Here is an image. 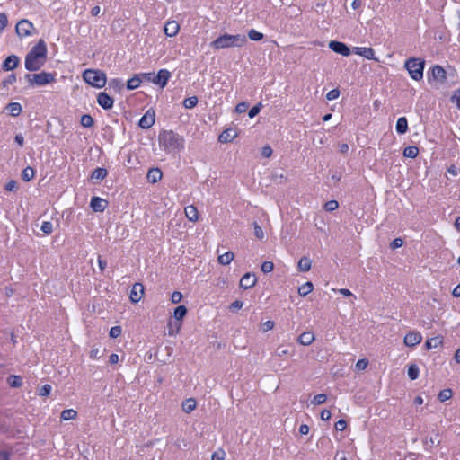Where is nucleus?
I'll return each instance as SVG.
<instances>
[{
  "mask_svg": "<svg viewBox=\"0 0 460 460\" xmlns=\"http://www.w3.org/2000/svg\"><path fill=\"white\" fill-rule=\"evenodd\" d=\"M431 74L433 78L440 83H444L447 79V72L441 66H434L431 69Z\"/></svg>",
  "mask_w": 460,
  "mask_h": 460,
  "instance_id": "18",
  "label": "nucleus"
},
{
  "mask_svg": "<svg viewBox=\"0 0 460 460\" xmlns=\"http://www.w3.org/2000/svg\"><path fill=\"white\" fill-rule=\"evenodd\" d=\"M180 30V25L175 21H169L165 23L164 31L166 36L173 37L175 36Z\"/></svg>",
  "mask_w": 460,
  "mask_h": 460,
  "instance_id": "19",
  "label": "nucleus"
},
{
  "mask_svg": "<svg viewBox=\"0 0 460 460\" xmlns=\"http://www.w3.org/2000/svg\"><path fill=\"white\" fill-rule=\"evenodd\" d=\"M142 82V78L140 75H135L133 77L128 80L127 88L128 90H135L139 87Z\"/></svg>",
  "mask_w": 460,
  "mask_h": 460,
  "instance_id": "27",
  "label": "nucleus"
},
{
  "mask_svg": "<svg viewBox=\"0 0 460 460\" xmlns=\"http://www.w3.org/2000/svg\"><path fill=\"white\" fill-rule=\"evenodd\" d=\"M158 142L167 153L179 152L184 148V139L172 130H164L159 134Z\"/></svg>",
  "mask_w": 460,
  "mask_h": 460,
  "instance_id": "2",
  "label": "nucleus"
},
{
  "mask_svg": "<svg viewBox=\"0 0 460 460\" xmlns=\"http://www.w3.org/2000/svg\"><path fill=\"white\" fill-rule=\"evenodd\" d=\"M261 271L264 272V273H270L274 269V264L273 262L271 261H264L262 264H261Z\"/></svg>",
  "mask_w": 460,
  "mask_h": 460,
  "instance_id": "50",
  "label": "nucleus"
},
{
  "mask_svg": "<svg viewBox=\"0 0 460 460\" xmlns=\"http://www.w3.org/2000/svg\"><path fill=\"white\" fill-rule=\"evenodd\" d=\"M83 78L88 84L98 89L104 87L107 83L106 74L97 69H86Z\"/></svg>",
  "mask_w": 460,
  "mask_h": 460,
  "instance_id": "4",
  "label": "nucleus"
},
{
  "mask_svg": "<svg viewBox=\"0 0 460 460\" xmlns=\"http://www.w3.org/2000/svg\"><path fill=\"white\" fill-rule=\"evenodd\" d=\"M312 266V261L308 257H302L297 264L298 270L302 272H307L310 270Z\"/></svg>",
  "mask_w": 460,
  "mask_h": 460,
  "instance_id": "26",
  "label": "nucleus"
},
{
  "mask_svg": "<svg viewBox=\"0 0 460 460\" xmlns=\"http://www.w3.org/2000/svg\"><path fill=\"white\" fill-rule=\"evenodd\" d=\"M18 64L19 58L16 55H11L4 61L2 68L4 71H12L17 67Z\"/></svg>",
  "mask_w": 460,
  "mask_h": 460,
  "instance_id": "17",
  "label": "nucleus"
},
{
  "mask_svg": "<svg viewBox=\"0 0 460 460\" xmlns=\"http://www.w3.org/2000/svg\"><path fill=\"white\" fill-rule=\"evenodd\" d=\"M336 430L343 431L347 427V422L344 420H339L334 425Z\"/></svg>",
  "mask_w": 460,
  "mask_h": 460,
  "instance_id": "60",
  "label": "nucleus"
},
{
  "mask_svg": "<svg viewBox=\"0 0 460 460\" xmlns=\"http://www.w3.org/2000/svg\"><path fill=\"white\" fill-rule=\"evenodd\" d=\"M108 174V172L105 168L98 167L93 170L92 172V178L96 180H103Z\"/></svg>",
  "mask_w": 460,
  "mask_h": 460,
  "instance_id": "36",
  "label": "nucleus"
},
{
  "mask_svg": "<svg viewBox=\"0 0 460 460\" xmlns=\"http://www.w3.org/2000/svg\"><path fill=\"white\" fill-rule=\"evenodd\" d=\"M272 155V148L270 146H265L261 148V155L263 157H270Z\"/></svg>",
  "mask_w": 460,
  "mask_h": 460,
  "instance_id": "62",
  "label": "nucleus"
},
{
  "mask_svg": "<svg viewBox=\"0 0 460 460\" xmlns=\"http://www.w3.org/2000/svg\"><path fill=\"white\" fill-rule=\"evenodd\" d=\"M34 175H35V171L32 167L31 166H28L26 167L25 169H23L22 172V178L23 181H31V179L34 178Z\"/></svg>",
  "mask_w": 460,
  "mask_h": 460,
  "instance_id": "38",
  "label": "nucleus"
},
{
  "mask_svg": "<svg viewBox=\"0 0 460 460\" xmlns=\"http://www.w3.org/2000/svg\"><path fill=\"white\" fill-rule=\"evenodd\" d=\"M247 41L246 36L243 34L230 35L225 33L210 43L214 49L242 47Z\"/></svg>",
  "mask_w": 460,
  "mask_h": 460,
  "instance_id": "3",
  "label": "nucleus"
},
{
  "mask_svg": "<svg viewBox=\"0 0 460 460\" xmlns=\"http://www.w3.org/2000/svg\"><path fill=\"white\" fill-rule=\"evenodd\" d=\"M108 206V201L100 198L93 197L90 201V207L94 212H103Z\"/></svg>",
  "mask_w": 460,
  "mask_h": 460,
  "instance_id": "16",
  "label": "nucleus"
},
{
  "mask_svg": "<svg viewBox=\"0 0 460 460\" xmlns=\"http://www.w3.org/2000/svg\"><path fill=\"white\" fill-rule=\"evenodd\" d=\"M236 136L237 134L233 128H227L219 135L218 141L220 143H228L233 141Z\"/></svg>",
  "mask_w": 460,
  "mask_h": 460,
  "instance_id": "20",
  "label": "nucleus"
},
{
  "mask_svg": "<svg viewBox=\"0 0 460 460\" xmlns=\"http://www.w3.org/2000/svg\"><path fill=\"white\" fill-rule=\"evenodd\" d=\"M163 172L159 168H151L147 172L146 178L149 182L156 183L162 179Z\"/></svg>",
  "mask_w": 460,
  "mask_h": 460,
  "instance_id": "22",
  "label": "nucleus"
},
{
  "mask_svg": "<svg viewBox=\"0 0 460 460\" xmlns=\"http://www.w3.org/2000/svg\"><path fill=\"white\" fill-rule=\"evenodd\" d=\"M422 341V336L419 332H410L404 336V344L407 347H414L420 344Z\"/></svg>",
  "mask_w": 460,
  "mask_h": 460,
  "instance_id": "10",
  "label": "nucleus"
},
{
  "mask_svg": "<svg viewBox=\"0 0 460 460\" xmlns=\"http://www.w3.org/2000/svg\"><path fill=\"white\" fill-rule=\"evenodd\" d=\"M408 376L411 380H416L419 377L420 370L417 365L411 364L408 367Z\"/></svg>",
  "mask_w": 460,
  "mask_h": 460,
  "instance_id": "39",
  "label": "nucleus"
},
{
  "mask_svg": "<svg viewBox=\"0 0 460 460\" xmlns=\"http://www.w3.org/2000/svg\"><path fill=\"white\" fill-rule=\"evenodd\" d=\"M122 330L120 326H113L111 328L109 335L111 338H118L121 335Z\"/></svg>",
  "mask_w": 460,
  "mask_h": 460,
  "instance_id": "49",
  "label": "nucleus"
},
{
  "mask_svg": "<svg viewBox=\"0 0 460 460\" xmlns=\"http://www.w3.org/2000/svg\"><path fill=\"white\" fill-rule=\"evenodd\" d=\"M198 102H199V100H198L197 96H190V97L184 99L183 106L186 109H192L198 104Z\"/></svg>",
  "mask_w": 460,
  "mask_h": 460,
  "instance_id": "40",
  "label": "nucleus"
},
{
  "mask_svg": "<svg viewBox=\"0 0 460 460\" xmlns=\"http://www.w3.org/2000/svg\"><path fill=\"white\" fill-rule=\"evenodd\" d=\"M339 208L337 200H329L324 204V209L329 212H332Z\"/></svg>",
  "mask_w": 460,
  "mask_h": 460,
  "instance_id": "45",
  "label": "nucleus"
},
{
  "mask_svg": "<svg viewBox=\"0 0 460 460\" xmlns=\"http://www.w3.org/2000/svg\"><path fill=\"white\" fill-rule=\"evenodd\" d=\"M98 104L104 110H110L113 107L114 100L105 92H102L97 95Z\"/></svg>",
  "mask_w": 460,
  "mask_h": 460,
  "instance_id": "12",
  "label": "nucleus"
},
{
  "mask_svg": "<svg viewBox=\"0 0 460 460\" xmlns=\"http://www.w3.org/2000/svg\"><path fill=\"white\" fill-rule=\"evenodd\" d=\"M124 86V83L119 78H112L109 81V88L114 90L116 93H119Z\"/></svg>",
  "mask_w": 460,
  "mask_h": 460,
  "instance_id": "29",
  "label": "nucleus"
},
{
  "mask_svg": "<svg viewBox=\"0 0 460 460\" xmlns=\"http://www.w3.org/2000/svg\"><path fill=\"white\" fill-rule=\"evenodd\" d=\"M443 343V338L442 336H436L430 339H428L425 342V348L426 349L429 350L432 349H436L439 346H441Z\"/></svg>",
  "mask_w": 460,
  "mask_h": 460,
  "instance_id": "24",
  "label": "nucleus"
},
{
  "mask_svg": "<svg viewBox=\"0 0 460 460\" xmlns=\"http://www.w3.org/2000/svg\"><path fill=\"white\" fill-rule=\"evenodd\" d=\"M171 77V73L167 69H160L155 77V84L164 88Z\"/></svg>",
  "mask_w": 460,
  "mask_h": 460,
  "instance_id": "13",
  "label": "nucleus"
},
{
  "mask_svg": "<svg viewBox=\"0 0 460 460\" xmlns=\"http://www.w3.org/2000/svg\"><path fill=\"white\" fill-rule=\"evenodd\" d=\"M8 18L4 13H0V34L4 31V29L7 26Z\"/></svg>",
  "mask_w": 460,
  "mask_h": 460,
  "instance_id": "55",
  "label": "nucleus"
},
{
  "mask_svg": "<svg viewBox=\"0 0 460 460\" xmlns=\"http://www.w3.org/2000/svg\"><path fill=\"white\" fill-rule=\"evenodd\" d=\"M47 53L46 42L40 40L25 57L24 66L26 70L30 72L40 70L46 62Z\"/></svg>",
  "mask_w": 460,
  "mask_h": 460,
  "instance_id": "1",
  "label": "nucleus"
},
{
  "mask_svg": "<svg viewBox=\"0 0 460 460\" xmlns=\"http://www.w3.org/2000/svg\"><path fill=\"white\" fill-rule=\"evenodd\" d=\"M187 308L185 305H179L177 306L175 309H174V312H173V317L176 319V320H182L185 315L187 314Z\"/></svg>",
  "mask_w": 460,
  "mask_h": 460,
  "instance_id": "34",
  "label": "nucleus"
},
{
  "mask_svg": "<svg viewBox=\"0 0 460 460\" xmlns=\"http://www.w3.org/2000/svg\"><path fill=\"white\" fill-rule=\"evenodd\" d=\"M197 407L196 400L189 398L182 402V411L186 413H190L194 411Z\"/></svg>",
  "mask_w": 460,
  "mask_h": 460,
  "instance_id": "28",
  "label": "nucleus"
},
{
  "mask_svg": "<svg viewBox=\"0 0 460 460\" xmlns=\"http://www.w3.org/2000/svg\"><path fill=\"white\" fill-rule=\"evenodd\" d=\"M247 108H248V104L246 102H240L236 105L235 111L238 113H243V112L246 111Z\"/></svg>",
  "mask_w": 460,
  "mask_h": 460,
  "instance_id": "64",
  "label": "nucleus"
},
{
  "mask_svg": "<svg viewBox=\"0 0 460 460\" xmlns=\"http://www.w3.org/2000/svg\"><path fill=\"white\" fill-rule=\"evenodd\" d=\"M182 299V294L179 291H174L172 294V296H171V301L172 304H178L181 301Z\"/></svg>",
  "mask_w": 460,
  "mask_h": 460,
  "instance_id": "56",
  "label": "nucleus"
},
{
  "mask_svg": "<svg viewBox=\"0 0 460 460\" xmlns=\"http://www.w3.org/2000/svg\"><path fill=\"white\" fill-rule=\"evenodd\" d=\"M142 80H146L147 82H151L154 84L155 74V73H143L140 74Z\"/></svg>",
  "mask_w": 460,
  "mask_h": 460,
  "instance_id": "59",
  "label": "nucleus"
},
{
  "mask_svg": "<svg viewBox=\"0 0 460 460\" xmlns=\"http://www.w3.org/2000/svg\"><path fill=\"white\" fill-rule=\"evenodd\" d=\"M40 230L47 234H50L53 231V225L49 221H44L40 226Z\"/></svg>",
  "mask_w": 460,
  "mask_h": 460,
  "instance_id": "46",
  "label": "nucleus"
},
{
  "mask_svg": "<svg viewBox=\"0 0 460 460\" xmlns=\"http://www.w3.org/2000/svg\"><path fill=\"white\" fill-rule=\"evenodd\" d=\"M55 73L40 72L39 74H27L25 79L30 85L44 86L56 81Z\"/></svg>",
  "mask_w": 460,
  "mask_h": 460,
  "instance_id": "6",
  "label": "nucleus"
},
{
  "mask_svg": "<svg viewBox=\"0 0 460 460\" xmlns=\"http://www.w3.org/2000/svg\"><path fill=\"white\" fill-rule=\"evenodd\" d=\"M253 227H254V235L258 239L262 240L264 237V233H263L262 228L256 222L253 223Z\"/></svg>",
  "mask_w": 460,
  "mask_h": 460,
  "instance_id": "51",
  "label": "nucleus"
},
{
  "mask_svg": "<svg viewBox=\"0 0 460 460\" xmlns=\"http://www.w3.org/2000/svg\"><path fill=\"white\" fill-rule=\"evenodd\" d=\"M226 457V452L223 449L215 451L211 456V460H224Z\"/></svg>",
  "mask_w": 460,
  "mask_h": 460,
  "instance_id": "52",
  "label": "nucleus"
},
{
  "mask_svg": "<svg viewBox=\"0 0 460 460\" xmlns=\"http://www.w3.org/2000/svg\"><path fill=\"white\" fill-rule=\"evenodd\" d=\"M184 212H185L186 217L190 222L198 221V219H199V212H198V209H197V208L195 206H193V205L187 206L185 208V209H184Z\"/></svg>",
  "mask_w": 460,
  "mask_h": 460,
  "instance_id": "23",
  "label": "nucleus"
},
{
  "mask_svg": "<svg viewBox=\"0 0 460 460\" xmlns=\"http://www.w3.org/2000/svg\"><path fill=\"white\" fill-rule=\"evenodd\" d=\"M243 303L242 301L235 300L234 302H233L230 305L229 308L232 311H237V310L241 309L243 307Z\"/></svg>",
  "mask_w": 460,
  "mask_h": 460,
  "instance_id": "61",
  "label": "nucleus"
},
{
  "mask_svg": "<svg viewBox=\"0 0 460 460\" xmlns=\"http://www.w3.org/2000/svg\"><path fill=\"white\" fill-rule=\"evenodd\" d=\"M144 294V286L141 283H135L130 290L129 298L133 304L138 303Z\"/></svg>",
  "mask_w": 460,
  "mask_h": 460,
  "instance_id": "11",
  "label": "nucleus"
},
{
  "mask_svg": "<svg viewBox=\"0 0 460 460\" xmlns=\"http://www.w3.org/2000/svg\"><path fill=\"white\" fill-rule=\"evenodd\" d=\"M327 395L325 394H318L314 396L313 400L311 401V403L314 405H320L326 402Z\"/></svg>",
  "mask_w": 460,
  "mask_h": 460,
  "instance_id": "44",
  "label": "nucleus"
},
{
  "mask_svg": "<svg viewBox=\"0 0 460 460\" xmlns=\"http://www.w3.org/2000/svg\"><path fill=\"white\" fill-rule=\"evenodd\" d=\"M7 383L11 387L18 388L22 385V379L20 376L12 375L7 378Z\"/></svg>",
  "mask_w": 460,
  "mask_h": 460,
  "instance_id": "33",
  "label": "nucleus"
},
{
  "mask_svg": "<svg viewBox=\"0 0 460 460\" xmlns=\"http://www.w3.org/2000/svg\"><path fill=\"white\" fill-rule=\"evenodd\" d=\"M234 254L232 252H226L218 256V263L221 265H228L234 260Z\"/></svg>",
  "mask_w": 460,
  "mask_h": 460,
  "instance_id": "30",
  "label": "nucleus"
},
{
  "mask_svg": "<svg viewBox=\"0 0 460 460\" xmlns=\"http://www.w3.org/2000/svg\"><path fill=\"white\" fill-rule=\"evenodd\" d=\"M314 289L312 282L307 281L298 288V294L301 296H305L310 294Z\"/></svg>",
  "mask_w": 460,
  "mask_h": 460,
  "instance_id": "31",
  "label": "nucleus"
},
{
  "mask_svg": "<svg viewBox=\"0 0 460 460\" xmlns=\"http://www.w3.org/2000/svg\"><path fill=\"white\" fill-rule=\"evenodd\" d=\"M340 96V91L338 89H332L329 91L326 94V99L328 101H333L338 99Z\"/></svg>",
  "mask_w": 460,
  "mask_h": 460,
  "instance_id": "54",
  "label": "nucleus"
},
{
  "mask_svg": "<svg viewBox=\"0 0 460 460\" xmlns=\"http://www.w3.org/2000/svg\"><path fill=\"white\" fill-rule=\"evenodd\" d=\"M451 102L460 110V88L456 90L451 96Z\"/></svg>",
  "mask_w": 460,
  "mask_h": 460,
  "instance_id": "53",
  "label": "nucleus"
},
{
  "mask_svg": "<svg viewBox=\"0 0 460 460\" xmlns=\"http://www.w3.org/2000/svg\"><path fill=\"white\" fill-rule=\"evenodd\" d=\"M248 37L253 41H259L263 39V34L254 29H251L248 31Z\"/></svg>",
  "mask_w": 460,
  "mask_h": 460,
  "instance_id": "43",
  "label": "nucleus"
},
{
  "mask_svg": "<svg viewBox=\"0 0 460 460\" xmlns=\"http://www.w3.org/2000/svg\"><path fill=\"white\" fill-rule=\"evenodd\" d=\"M396 132L400 135H402L408 130V120L405 117H400L395 125Z\"/></svg>",
  "mask_w": 460,
  "mask_h": 460,
  "instance_id": "25",
  "label": "nucleus"
},
{
  "mask_svg": "<svg viewBox=\"0 0 460 460\" xmlns=\"http://www.w3.org/2000/svg\"><path fill=\"white\" fill-rule=\"evenodd\" d=\"M51 389H52L51 385H50L46 384V385H44L40 389V393H39V394H40V396H48V395L50 394Z\"/></svg>",
  "mask_w": 460,
  "mask_h": 460,
  "instance_id": "57",
  "label": "nucleus"
},
{
  "mask_svg": "<svg viewBox=\"0 0 460 460\" xmlns=\"http://www.w3.org/2000/svg\"><path fill=\"white\" fill-rule=\"evenodd\" d=\"M77 416V412L73 409H66L61 412V419L63 420H75Z\"/></svg>",
  "mask_w": 460,
  "mask_h": 460,
  "instance_id": "37",
  "label": "nucleus"
},
{
  "mask_svg": "<svg viewBox=\"0 0 460 460\" xmlns=\"http://www.w3.org/2000/svg\"><path fill=\"white\" fill-rule=\"evenodd\" d=\"M353 51L355 54L361 56L368 60L377 61V58L375 56V50L372 48L355 47Z\"/></svg>",
  "mask_w": 460,
  "mask_h": 460,
  "instance_id": "15",
  "label": "nucleus"
},
{
  "mask_svg": "<svg viewBox=\"0 0 460 460\" xmlns=\"http://www.w3.org/2000/svg\"><path fill=\"white\" fill-rule=\"evenodd\" d=\"M261 107H262V104L260 102L256 105H254L253 107H252L249 111V113H248V116L252 119L254 118L255 116H257L259 114V112L261 111Z\"/></svg>",
  "mask_w": 460,
  "mask_h": 460,
  "instance_id": "47",
  "label": "nucleus"
},
{
  "mask_svg": "<svg viewBox=\"0 0 460 460\" xmlns=\"http://www.w3.org/2000/svg\"><path fill=\"white\" fill-rule=\"evenodd\" d=\"M33 29V23L26 19L19 21L15 26L16 33L21 38L31 36Z\"/></svg>",
  "mask_w": 460,
  "mask_h": 460,
  "instance_id": "7",
  "label": "nucleus"
},
{
  "mask_svg": "<svg viewBox=\"0 0 460 460\" xmlns=\"http://www.w3.org/2000/svg\"><path fill=\"white\" fill-rule=\"evenodd\" d=\"M419 154V149L415 146H409L404 148L403 155L408 158H415Z\"/></svg>",
  "mask_w": 460,
  "mask_h": 460,
  "instance_id": "35",
  "label": "nucleus"
},
{
  "mask_svg": "<svg viewBox=\"0 0 460 460\" xmlns=\"http://www.w3.org/2000/svg\"><path fill=\"white\" fill-rule=\"evenodd\" d=\"M155 121V111L149 109L146 111V113L141 117L138 122V126L143 129L150 128Z\"/></svg>",
  "mask_w": 460,
  "mask_h": 460,
  "instance_id": "8",
  "label": "nucleus"
},
{
  "mask_svg": "<svg viewBox=\"0 0 460 460\" xmlns=\"http://www.w3.org/2000/svg\"><path fill=\"white\" fill-rule=\"evenodd\" d=\"M425 61L417 58H410L404 63V67L408 71L411 79L420 81L423 78Z\"/></svg>",
  "mask_w": 460,
  "mask_h": 460,
  "instance_id": "5",
  "label": "nucleus"
},
{
  "mask_svg": "<svg viewBox=\"0 0 460 460\" xmlns=\"http://www.w3.org/2000/svg\"><path fill=\"white\" fill-rule=\"evenodd\" d=\"M257 278L253 273H245L240 279V287L243 289H249L255 286Z\"/></svg>",
  "mask_w": 460,
  "mask_h": 460,
  "instance_id": "14",
  "label": "nucleus"
},
{
  "mask_svg": "<svg viewBox=\"0 0 460 460\" xmlns=\"http://www.w3.org/2000/svg\"><path fill=\"white\" fill-rule=\"evenodd\" d=\"M15 82H16L15 74H11L4 80L2 81V86L8 87L10 84H13Z\"/></svg>",
  "mask_w": 460,
  "mask_h": 460,
  "instance_id": "48",
  "label": "nucleus"
},
{
  "mask_svg": "<svg viewBox=\"0 0 460 460\" xmlns=\"http://www.w3.org/2000/svg\"><path fill=\"white\" fill-rule=\"evenodd\" d=\"M7 109L10 114L13 117L19 116L22 111V105L19 102L9 103Z\"/></svg>",
  "mask_w": 460,
  "mask_h": 460,
  "instance_id": "32",
  "label": "nucleus"
},
{
  "mask_svg": "<svg viewBox=\"0 0 460 460\" xmlns=\"http://www.w3.org/2000/svg\"><path fill=\"white\" fill-rule=\"evenodd\" d=\"M315 337L312 332H304L297 338V342L304 346H308L312 344L314 341Z\"/></svg>",
  "mask_w": 460,
  "mask_h": 460,
  "instance_id": "21",
  "label": "nucleus"
},
{
  "mask_svg": "<svg viewBox=\"0 0 460 460\" xmlns=\"http://www.w3.org/2000/svg\"><path fill=\"white\" fill-rule=\"evenodd\" d=\"M453 395V392L451 389L449 388H447V389H443L439 392L438 395V399L440 401V402H445L448 399H450Z\"/></svg>",
  "mask_w": 460,
  "mask_h": 460,
  "instance_id": "41",
  "label": "nucleus"
},
{
  "mask_svg": "<svg viewBox=\"0 0 460 460\" xmlns=\"http://www.w3.org/2000/svg\"><path fill=\"white\" fill-rule=\"evenodd\" d=\"M80 123L84 128H91L93 125V119L90 115L84 114L81 117Z\"/></svg>",
  "mask_w": 460,
  "mask_h": 460,
  "instance_id": "42",
  "label": "nucleus"
},
{
  "mask_svg": "<svg viewBox=\"0 0 460 460\" xmlns=\"http://www.w3.org/2000/svg\"><path fill=\"white\" fill-rule=\"evenodd\" d=\"M367 366H368V360L366 358L359 359L356 363V368L358 370H364L367 368Z\"/></svg>",
  "mask_w": 460,
  "mask_h": 460,
  "instance_id": "58",
  "label": "nucleus"
},
{
  "mask_svg": "<svg viewBox=\"0 0 460 460\" xmlns=\"http://www.w3.org/2000/svg\"><path fill=\"white\" fill-rule=\"evenodd\" d=\"M329 48L333 52L341 54L343 57H349L351 53L350 49L345 43L340 41H330Z\"/></svg>",
  "mask_w": 460,
  "mask_h": 460,
  "instance_id": "9",
  "label": "nucleus"
},
{
  "mask_svg": "<svg viewBox=\"0 0 460 460\" xmlns=\"http://www.w3.org/2000/svg\"><path fill=\"white\" fill-rule=\"evenodd\" d=\"M402 244H403V240L402 238H395L393 240L390 246L392 249H396V248L402 247Z\"/></svg>",
  "mask_w": 460,
  "mask_h": 460,
  "instance_id": "63",
  "label": "nucleus"
}]
</instances>
